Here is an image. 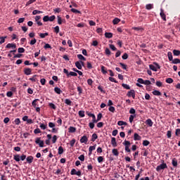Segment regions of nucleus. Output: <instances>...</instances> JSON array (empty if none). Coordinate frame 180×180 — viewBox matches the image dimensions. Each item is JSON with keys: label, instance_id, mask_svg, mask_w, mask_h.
Returning a JSON list of instances; mask_svg holds the SVG:
<instances>
[{"label": "nucleus", "instance_id": "33", "mask_svg": "<svg viewBox=\"0 0 180 180\" xmlns=\"http://www.w3.org/2000/svg\"><path fill=\"white\" fill-rule=\"evenodd\" d=\"M49 108H51V109H53V110H56V109H57V106H56V105L53 103H49Z\"/></svg>", "mask_w": 180, "mask_h": 180}, {"label": "nucleus", "instance_id": "44", "mask_svg": "<svg viewBox=\"0 0 180 180\" xmlns=\"http://www.w3.org/2000/svg\"><path fill=\"white\" fill-rule=\"evenodd\" d=\"M39 127L41 129V130H46V129H47V124L41 123Z\"/></svg>", "mask_w": 180, "mask_h": 180}, {"label": "nucleus", "instance_id": "23", "mask_svg": "<svg viewBox=\"0 0 180 180\" xmlns=\"http://www.w3.org/2000/svg\"><path fill=\"white\" fill-rule=\"evenodd\" d=\"M13 160H15V161H16L17 162H19V161H20V155H14Z\"/></svg>", "mask_w": 180, "mask_h": 180}, {"label": "nucleus", "instance_id": "17", "mask_svg": "<svg viewBox=\"0 0 180 180\" xmlns=\"http://www.w3.org/2000/svg\"><path fill=\"white\" fill-rule=\"evenodd\" d=\"M105 37L107 39H112V37H113V34L112 32H105Z\"/></svg>", "mask_w": 180, "mask_h": 180}, {"label": "nucleus", "instance_id": "11", "mask_svg": "<svg viewBox=\"0 0 180 180\" xmlns=\"http://www.w3.org/2000/svg\"><path fill=\"white\" fill-rule=\"evenodd\" d=\"M24 74L25 75H30L32 74V69L26 68L24 69Z\"/></svg>", "mask_w": 180, "mask_h": 180}, {"label": "nucleus", "instance_id": "1", "mask_svg": "<svg viewBox=\"0 0 180 180\" xmlns=\"http://www.w3.org/2000/svg\"><path fill=\"white\" fill-rule=\"evenodd\" d=\"M86 114L88 115L89 116V117H92V122L93 123H98V122H99V120H101V119H102V113H98L97 115V120H96V117L95 116V114H92L89 112H86Z\"/></svg>", "mask_w": 180, "mask_h": 180}, {"label": "nucleus", "instance_id": "10", "mask_svg": "<svg viewBox=\"0 0 180 180\" xmlns=\"http://www.w3.org/2000/svg\"><path fill=\"white\" fill-rule=\"evenodd\" d=\"M160 18H162V19L163 20H167V15H165V13H164V10H162V8L160 9Z\"/></svg>", "mask_w": 180, "mask_h": 180}, {"label": "nucleus", "instance_id": "56", "mask_svg": "<svg viewBox=\"0 0 180 180\" xmlns=\"http://www.w3.org/2000/svg\"><path fill=\"white\" fill-rule=\"evenodd\" d=\"M103 156H99L98 158H97V161L98 162H99L100 164L102 163V162L103 161Z\"/></svg>", "mask_w": 180, "mask_h": 180}, {"label": "nucleus", "instance_id": "19", "mask_svg": "<svg viewBox=\"0 0 180 180\" xmlns=\"http://www.w3.org/2000/svg\"><path fill=\"white\" fill-rule=\"evenodd\" d=\"M39 99H35L32 102V105L33 108H36V106H39V103H37L39 102Z\"/></svg>", "mask_w": 180, "mask_h": 180}, {"label": "nucleus", "instance_id": "14", "mask_svg": "<svg viewBox=\"0 0 180 180\" xmlns=\"http://www.w3.org/2000/svg\"><path fill=\"white\" fill-rule=\"evenodd\" d=\"M146 123L148 126H149V127H153V124H154V122H153V120H151V119H148L146 121Z\"/></svg>", "mask_w": 180, "mask_h": 180}, {"label": "nucleus", "instance_id": "25", "mask_svg": "<svg viewBox=\"0 0 180 180\" xmlns=\"http://www.w3.org/2000/svg\"><path fill=\"white\" fill-rule=\"evenodd\" d=\"M112 153L113 155H115V157L119 156V151L117 150V149H116V148L112 149Z\"/></svg>", "mask_w": 180, "mask_h": 180}, {"label": "nucleus", "instance_id": "26", "mask_svg": "<svg viewBox=\"0 0 180 180\" xmlns=\"http://www.w3.org/2000/svg\"><path fill=\"white\" fill-rule=\"evenodd\" d=\"M54 92H56V94H58V95H60L63 92V91H61V89L58 87H55Z\"/></svg>", "mask_w": 180, "mask_h": 180}, {"label": "nucleus", "instance_id": "43", "mask_svg": "<svg viewBox=\"0 0 180 180\" xmlns=\"http://www.w3.org/2000/svg\"><path fill=\"white\" fill-rule=\"evenodd\" d=\"M39 13H43V11L39 10H34L32 11V15H37Z\"/></svg>", "mask_w": 180, "mask_h": 180}, {"label": "nucleus", "instance_id": "40", "mask_svg": "<svg viewBox=\"0 0 180 180\" xmlns=\"http://www.w3.org/2000/svg\"><path fill=\"white\" fill-rule=\"evenodd\" d=\"M58 18V24L63 25V18L60 15L57 16Z\"/></svg>", "mask_w": 180, "mask_h": 180}, {"label": "nucleus", "instance_id": "27", "mask_svg": "<svg viewBox=\"0 0 180 180\" xmlns=\"http://www.w3.org/2000/svg\"><path fill=\"white\" fill-rule=\"evenodd\" d=\"M173 167H178V160L176 158H173L172 161Z\"/></svg>", "mask_w": 180, "mask_h": 180}, {"label": "nucleus", "instance_id": "29", "mask_svg": "<svg viewBox=\"0 0 180 180\" xmlns=\"http://www.w3.org/2000/svg\"><path fill=\"white\" fill-rule=\"evenodd\" d=\"M117 124L118 126H127V122L124 121H118Z\"/></svg>", "mask_w": 180, "mask_h": 180}, {"label": "nucleus", "instance_id": "30", "mask_svg": "<svg viewBox=\"0 0 180 180\" xmlns=\"http://www.w3.org/2000/svg\"><path fill=\"white\" fill-rule=\"evenodd\" d=\"M63 153H64V148H63V146H60L58 149V154H59V155H61Z\"/></svg>", "mask_w": 180, "mask_h": 180}, {"label": "nucleus", "instance_id": "60", "mask_svg": "<svg viewBox=\"0 0 180 180\" xmlns=\"http://www.w3.org/2000/svg\"><path fill=\"white\" fill-rule=\"evenodd\" d=\"M71 12H72L73 13H81V11L75 9V8H72L71 10Z\"/></svg>", "mask_w": 180, "mask_h": 180}, {"label": "nucleus", "instance_id": "42", "mask_svg": "<svg viewBox=\"0 0 180 180\" xmlns=\"http://www.w3.org/2000/svg\"><path fill=\"white\" fill-rule=\"evenodd\" d=\"M8 37H0V44H4V42L5 41V39H6Z\"/></svg>", "mask_w": 180, "mask_h": 180}, {"label": "nucleus", "instance_id": "52", "mask_svg": "<svg viewBox=\"0 0 180 180\" xmlns=\"http://www.w3.org/2000/svg\"><path fill=\"white\" fill-rule=\"evenodd\" d=\"M105 53L106 56H110V54H111V52H110V50L109 49V48L105 49Z\"/></svg>", "mask_w": 180, "mask_h": 180}, {"label": "nucleus", "instance_id": "49", "mask_svg": "<svg viewBox=\"0 0 180 180\" xmlns=\"http://www.w3.org/2000/svg\"><path fill=\"white\" fill-rule=\"evenodd\" d=\"M122 60H127L129 58V55L127 53H124L122 56Z\"/></svg>", "mask_w": 180, "mask_h": 180}, {"label": "nucleus", "instance_id": "57", "mask_svg": "<svg viewBox=\"0 0 180 180\" xmlns=\"http://www.w3.org/2000/svg\"><path fill=\"white\" fill-rule=\"evenodd\" d=\"M122 86L123 88H124V89H130V86H129V84H122Z\"/></svg>", "mask_w": 180, "mask_h": 180}, {"label": "nucleus", "instance_id": "46", "mask_svg": "<svg viewBox=\"0 0 180 180\" xmlns=\"http://www.w3.org/2000/svg\"><path fill=\"white\" fill-rule=\"evenodd\" d=\"M166 82L167 84H172V82H174V79H172L171 77H169L166 79Z\"/></svg>", "mask_w": 180, "mask_h": 180}, {"label": "nucleus", "instance_id": "62", "mask_svg": "<svg viewBox=\"0 0 180 180\" xmlns=\"http://www.w3.org/2000/svg\"><path fill=\"white\" fill-rule=\"evenodd\" d=\"M77 174V169H72L70 172V175H76Z\"/></svg>", "mask_w": 180, "mask_h": 180}, {"label": "nucleus", "instance_id": "32", "mask_svg": "<svg viewBox=\"0 0 180 180\" xmlns=\"http://www.w3.org/2000/svg\"><path fill=\"white\" fill-rule=\"evenodd\" d=\"M77 58H79V60H82V61H86V58L84 57V56H82V54H78Z\"/></svg>", "mask_w": 180, "mask_h": 180}, {"label": "nucleus", "instance_id": "37", "mask_svg": "<svg viewBox=\"0 0 180 180\" xmlns=\"http://www.w3.org/2000/svg\"><path fill=\"white\" fill-rule=\"evenodd\" d=\"M46 36H49V33L48 32L40 33L39 34V37H41V39H44L46 37Z\"/></svg>", "mask_w": 180, "mask_h": 180}, {"label": "nucleus", "instance_id": "8", "mask_svg": "<svg viewBox=\"0 0 180 180\" xmlns=\"http://www.w3.org/2000/svg\"><path fill=\"white\" fill-rule=\"evenodd\" d=\"M127 96H128L129 98L131 97L133 98V99L136 98V91H134V89H131V91H128Z\"/></svg>", "mask_w": 180, "mask_h": 180}, {"label": "nucleus", "instance_id": "13", "mask_svg": "<svg viewBox=\"0 0 180 180\" xmlns=\"http://www.w3.org/2000/svg\"><path fill=\"white\" fill-rule=\"evenodd\" d=\"M111 144L112 147H117V142H116V138H111Z\"/></svg>", "mask_w": 180, "mask_h": 180}, {"label": "nucleus", "instance_id": "9", "mask_svg": "<svg viewBox=\"0 0 180 180\" xmlns=\"http://www.w3.org/2000/svg\"><path fill=\"white\" fill-rule=\"evenodd\" d=\"M80 143H84V144H86V143H88V137L85 135L82 136V138L80 139Z\"/></svg>", "mask_w": 180, "mask_h": 180}, {"label": "nucleus", "instance_id": "21", "mask_svg": "<svg viewBox=\"0 0 180 180\" xmlns=\"http://www.w3.org/2000/svg\"><path fill=\"white\" fill-rule=\"evenodd\" d=\"M95 148H96V146H92L89 148V155H91V154H92V151H94Z\"/></svg>", "mask_w": 180, "mask_h": 180}, {"label": "nucleus", "instance_id": "24", "mask_svg": "<svg viewBox=\"0 0 180 180\" xmlns=\"http://www.w3.org/2000/svg\"><path fill=\"white\" fill-rule=\"evenodd\" d=\"M75 66L78 70H82V65H81V63L79 61L75 62Z\"/></svg>", "mask_w": 180, "mask_h": 180}, {"label": "nucleus", "instance_id": "36", "mask_svg": "<svg viewBox=\"0 0 180 180\" xmlns=\"http://www.w3.org/2000/svg\"><path fill=\"white\" fill-rule=\"evenodd\" d=\"M98 139V134H93L91 136V141H95Z\"/></svg>", "mask_w": 180, "mask_h": 180}, {"label": "nucleus", "instance_id": "31", "mask_svg": "<svg viewBox=\"0 0 180 180\" xmlns=\"http://www.w3.org/2000/svg\"><path fill=\"white\" fill-rule=\"evenodd\" d=\"M172 64H180L179 58H174L172 60Z\"/></svg>", "mask_w": 180, "mask_h": 180}, {"label": "nucleus", "instance_id": "58", "mask_svg": "<svg viewBox=\"0 0 180 180\" xmlns=\"http://www.w3.org/2000/svg\"><path fill=\"white\" fill-rule=\"evenodd\" d=\"M34 134H39V133H41V130H40L39 128H37L34 130Z\"/></svg>", "mask_w": 180, "mask_h": 180}, {"label": "nucleus", "instance_id": "7", "mask_svg": "<svg viewBox=\"0 0 180 180\" xmlns=\"http://www.w3.org/2000/svg\"><path fill=\"white\" fill-rule=\"evenodd\" d=\"M35 143L41 148L44 147V141H41V137L36 138Z\"/></svg>", "mask_w": 180, "mask_h": 180}, {"label": "nucleus", "instance_id": "3", "mask_svg": "<svg viewBox=\"0 0 180 180\" xmlns=\"http://www.w3.org/2000/svg\"><path fill=\"white\" fill-rule=\"evenodd\" d=\"M123 146H124L125 147V151L126 153H131V150H130V144H131L130 143V141L125 140L123 143H122Z\"/></svg>", "mask_w": 180, "mask_h": 180}, {"label": "nucleus", "instance_id": "35", "mask_svg": "<svg viewBox=\"0 0 180 180\" xmlns=\"http://www.w3.org/2000/svg\"><path fill=\"white\" fill-rule=\"evenodd\" d=\"M79 117H85V111L79 110Z\"/></svg>", "mask_w": 180, "mask_h": 180}, {"label": "nucleus", "instance_id": "34", "mask_svg": "<svg viewBox=\"0 0 180 180\" xmlns=\"http://www.w3.org/2000/svg\"><path fill=\"white\" fill-rule=\"evenodd\" d=\"M65 103L66 105H68V106H71L72 101H71V100H70L68 98H66V99H65Z\"/></svg>", "mask_w": 180, "mask_h": 180}, {"label": "nucleus", "instance_id": "45", "mask_svg": "<svg viewBox=\"0 0 180 180\" xmlns=\"http://www.w3.org/2000/svg\"><path fill=\"white\" fill-rule=\"evenodd\" d=\"M108 79H109V81H110L111 82H115V84H117V81L116 80V79H115L114 77H112V76L111 77H110L109 78H108Z\"/></svg>", "mask_w": 180, "mask_h": 180}, {"label": "nucleus", "instance_id": "15", "mask_svg": "<svg viewBox=\"0 0 180 180\" xmlns=\"http://www.w3.org/2000/svg\"><path fill=\"white\" fill-rule=\"evenodd\" d=\"M153 95H155V96H161L162 94L160 91L158 90H155L152 91Z\"/></svg>", "mask_w": 180, "mask_h": 180}, {"label": "nucleus", "instance_id": "4", "mask_svg": "<svg viewBox=\"0 0 180 180\" xmlns=\"http://www.w3.org/2000/svg\"><path fill=\"white\" fill-rule=\"evenodd\" d=\"M63 72H64V74H65L67 75L68 78H70V75L71 77H77V75H78V74H77V72H68V70H67V69H63Z\"/></svg>", "mask_w": 180, "mask_h": 180}, {"label": "nucleus", "instance_id": "18", "mask_svg": "<svg viewBox=\"0 0 180 180\" xmlns=\"http://www.w3.org/2000/svg\"><path fill=\"white\" fill-rule=\"evenodd\" d=\"M75 131H77V128H75L74 127H70L68 128V132L69 133H75Z\"/></svg>", "mask_w": 180, "mask_h": 180}, {"label": "nucleus", "instance_id": "22", "mask_svg": "<svg viewBox=\"0 0 180 180\" xmlns=\"http://www.w3.org/2000/svg\"><path fill=\"white\" fill-rule=\"evenodd\" d=\"M101 72L103 74H104L105 75H106V74H108V69L103 65L101 66Z\"/></svg>", "mask_w": 180, "mask_h": 180}, {"label": "nucleus", "instance_id": "38", "mask_svg": "<svg viewBox=\"0 0 180 180\" xmlns=\"http://www.w3.org/2000/svg\"><path fill=\"white\" fill-rule=\"evenodd\" d=\"M173 54H174V56H180V51L174 49Z\"/></svg>", "mask_w": 180, "mask_h": 180}, {"label": "nucleus", "instance_id": "48", "mask_svg": "<svg viewBox=\"0 0 180 180\" xmlns=\"http://www.w3.org/2000/svg\"><path fill=\"white\" fill-rule=\"evenodd\" d=\"M150 145V141H148V140H144L143 141V146H144L145 147H147V146Z\"/></svg>", "mask_w": 180, "mask_h": 180}, {"label": "nucleus", "instance_id": "54", "mask_svg": "<svg viewBox=\"0 0 180 180\" xmlns=\"http://www.w3.org/2000/svg\"><path fill=\"white\" fill-rule=\"evenodd\" d=\"M56 142H57V136L54 135L52 138V143L53 144H56Z\"/></svg>", "mask_w": 180, "mask_h": 180}, {"label": "nucleus", "instance_id": "20", "mask_svg": "<svg viewBox=\"0 0 180 180\" xmlns=\"http://www.w3.org/2000/svg\"><path fill=\"white\" fill-rule=\"evenodd\" d=\"M26 160H27V162L28 164H32V162H33V156H28L27 158H26Z\"/></svg>", "mask_w": 180, "mask_h": 180}, {"label": "nucleus", "instance_id": "55", "mask_svg": "<svg viewBox=\"0 0 180 180\" xmlns=\"http://www.w3.org/2000/svg\"><path fill=\"white\" fill-rule=\"evenodd\" d=\"M134 117H136V115H131L129 116V122L133 123V120H134Z\"/></svg>", "mask_w": 180, "mask_h": 180}, {"label": "nucleus", "instance_id": "5", "mask_svg": "<svg viewBox=\"0 0 180 180\" xmlns=\"http://www.w3.org/2000/svg\"><path fill=\"white\" fill-rule=\"evenodd\" d=\"M154 65H149V68L150 70H152V71H155L156 72L157 71V68H158V70H160V68H161V67L160 66V65L158 63L154 62L153 63Z\"/></svg>", "mask_w": 180, "mask_h": 180}, {"label": "nucleus", "instance_id": "50", "mask_svg": "<svg viewBox=\"0 0 180 180\" xmlns=\"http://www.w3.org/2000/svg\"><path fill=\"white\" fill-rule=\"evenodd\" d=\"M6 96H8V98H12V96H13V92L12 91H8L6 93Z\"/></svg>", "mask_w": 180, "mask_h": 180}, {"label": "nucleus", "instance_id": "39", "mask_svg": "<svg viewBox=\"0 0 180 180\" xmlns=\"http://www.w3.org/2000/svg\"><path fill=\"white\" fill-rule=\"evenodd\" d=\"M153 8H154L153 4H147L146 6V9H147L148 11H150V9H153Z\"/></svg>", "mask_w": 180, "mask_h": 180}, {"label": "nucleus", "instance_id": "12", "mask_svg": "<svg viewBox=\"0 0 180 180\" xmlns=\"http://www.w3.org/2000/svg\"><path fill=\"white\" fill-rule=\"evenodd\" d=\"M6 49H16V44H8L6 46Z\"/></svg>", "mask_w": 180, "mask_h": 180}, {"label": "nucleus", "instance_id": "63", "mask_svg": "<svg viewBox=\"0 0 180 180\" xmlns=\"http://www.w3.org/2000/svg\"><path fill=\"white\" fill-rule=\"evenodd\" d=\"M77 91L79 92V95H81L82 94V88L81 86H77Z\"/></svg>", "mask_w": 180, "mask_h": 180}, {"label": "nucleus", "instance_id": "47", "mask_svg": "<svg viewBox=\"0 0 180 180\" xmlns=\"http://www.w3.org/2000/svg\"><path fill=\"white\" fill-rule=\"evenodd\" d=\"M14 123H15V124H16L17 126H19V124H20V119L16 118V119L14 120Z\"/></svg>", "mask_w": 180, "mask_h": 180}, {"label": "nucleus", "instance_id": "16", "mask_svg": "<svg viewBox=\"0 0 180 180\" xmlns=\"http://www.w3.org/2000/svg\"><path fill=\"white\" fill-rule=\"evenodd\" d=\"M134 140H135V141H137V140H141V136H140V135H139V134L135 133L134 134Z\"/></svg>", "mask_w": 180, "mask_h": 180}, {"label": "nucleus", "instance_id": "51", "mask_svg": "<svg viewBox=\"0 0 180 180\" xmlns=\"http://www.w3.org/2000/svg\"><path fill=\"white\" fill-rule=\"evenodd\" d=\"M75 139H72L70 141V147H74V145L75 144Z\"/></svg>", "mask_w": 180, "mask_h": 180}, {"label": "nucleus", "instance_id": "59", "mask_svg": "<svg viewBox=\"0 0 180 180\" xmlns=\"http://www.w3.org/2000/svg\"><path fill=\"white\" fill-rule=\"evenodd\" d=\"M110 49L112 50V51H116L117 50V49L115 47V45L113 44H110Z\"/></svg>", "mask_w": 180, "mask_h": 180}, {"label": "nucleus", "instance_id": "64", "mask_svg": "<svg viewBox=\"0 0 180 180\" xmlns=\"http://www.w3.org/2000/svg\"><path fill=\"white\" fill-rule=\"evenodd\" d=\"M18 52L20 53H25V49L23 48H18Z\"/></svg>", "mask_w": 180, "mask_h": 180}, {"label": "nucleus", "instance_id": "53", "mask_svg": "<svg viewBox=\"0 0 180 180\" xmlns=\"http://www.w3.org/2000/svg\"><path fill=\"white\" fill-rule=\"evenodd\" d=\"M37 41V40H36V38H34L32 40L30 41V44L31 46H34V44H36Z\"/></svg>", "mask_w": 180, "mask_h": 180}, {"label": "nucleus", "instance_id": "41", "mask_svg": "<svg viewBox=\"0 0 180 180\" xmlns=\"http://www.w3.org/2000/svg\"><path fill=\"white\" fill-rule=\"evenodd\" d=\"M119 22H120V19L115 18L113 20H112V23L113 25H117V23H119Z\"/></svg>", "mask_w": 180, "mask_h": 180}, {"label": "nucleus", "instance_id": "6", "mask_svg": "<svg viewBox=\"0 0 180 180\" xmlns=\"http://www.w3.org/2000/svg\"><path fill=\"white\" fill-rule=\"evenodd\" d=\"M167 168H168L167 163L163 162L156 167V171L160 172V171H162V169H166Z\"/></svg>", "mask_w": 180, "mask_h": 180}, {"label": "nucleus", "instance_id": "2", "mask_svg": "<svg viewBox=\"0 0 180 180\" xmlns=\"http://www.w3.org/2000/svg\"><path fill=\"white\" fill-rule=\"evenodd\" d=\"M54 20H56V15H51V16L45 15L43 18L44 22H54Z\"/></svg>", "mask_w": 180, "mask_h": 180}, {"label": "nucleus", "instance_id": "28", "mask_svg": "<svg viewBox=\"0 0 180 180\" xmlns=\"http://www.w3.org/2000/svg\"><path fill=\"white\" fill-rule=\"evenodd\" d=\"M167 57L169 58V61H172L174 59H173V57H172V52L171 51H169L167 53Z\"/></svg>", "mask_w": 180, "mask_h": 180}, {"label": "nucleus", "instance_id": "61", "mask_svg": "<svg viewBox=\"0 0 180 180\" xmlns=\"http://www.w3.org/2000/svg\"><path fill=\"white\" fill-rule=\"evenodd\" d=\"M175 134L177 137H180V129H176Z\"/></svg>", "mask_w": 180, "mask_h": 180}]
</instances>
